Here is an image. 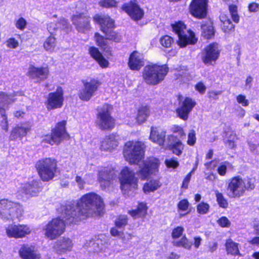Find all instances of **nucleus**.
I'll list each match as a JSON object with an SVG mask.
<instances>
[{"label": "nucleus", "instance_id": "nucleus-1", "mask_svg": "<svg viewBox=\"0 0 259 259\" xmlns=\"http://www.w3.org/2000/svg\"><path fill=\"white\" fill-rule=\"evenodd\" d=\"M145 146L141 141H130L124 147L123 155L125 160L130 163L138 164L140 169L137 172L142 180L148 179L152 176H155L158 171L159 160L154 157H150L140 163L144 158Z\"/></svg>", "mask_w": 259, "mask_h": 259}, {"label": "nucleus", "instance_id": "nucleus-2", "mask_svg": "<svg viewBox=\"0 0 259 259\" xmlns=\"http://www.w3.org/2000/svg\"><path fill=\"white\" fill-rule=\"evenodd\" d=\"M71 205L70 211L71 216L67 218V223L78 222L86 218L103 213L105 204L101 196L94 192L87 193L82 196L74 204L71 202L65 205Z\"/></svg>", "mask_w": 259, "mask_h": 259}, {"label": "nucleus", "instance_id": "nucleus-3", "mask_svg": "<svg viewBox=\"0 0 259 259\" xmlns=\"http://www.w3.org/2000/svg\"><path fill=\"white\" fill-rule=\"evenodd\" d=\"M72 207L71 205H61L58 209L60 214L58 218L53 219L43 228L45 237L50 240H54L60 236L65 231V225L76 224L77 222L67 223V218L71 216L70 211Z\"/></svg>", "mask_w": 259, "mask_h": 259}, {"label": "nucleus", "instance_id": "nucleus-4", "mask_svg": "<svg viewBox=\"0 0 259 259\" xmlns=\"http://www.w3.org/2000/svg\"><path fill=\"white\" fill-rule=\"evenodd\" d=\"M254 187L253 180L250 178L243 179L240 176H236L230 180L227 193L230 198H239L244 195L246 191L252 190Z\"/></svg>", "mask_w": 259, "mask_h": 259}, {"label": "nucleus", "instance_id": "nucleus-5", "mask_svg": "<svg viewBox=\"0 0 259 259\" xmlns=\"http://www.w3.org/2000/svg\"><path fill=\"white\" fill-rule=\"evenodd\" d=\"M57 161L51 158L41 159L35 164L38 175L44 182H48L55 177L57 173Z\"/></svg>", "mask_w": 259, "mask_h": 259}, {"label": "nucleus", "instance_id": "nucleus-6", "mask_svg": "<svg viewBox=\"0 0 259 259\" xmlns=\"http://www.w3.org/2000/svg\"><path fill=\"white\" fill-rule=\"evenodd\" d=\"M119 180L124 195L129 196L138 188V179L135 177V172L127 167L121 170Z\"/></svg>", "mask_w": 259, "mask_h": 259}, {"label": "nucleus", "instance_id": "nucleus-7", "mask_svg": "<svg viewBox=\"0 0 259 259\" xmlns=\"http://www.w3.org/2000/svg\"><path fill=\"white\" fill-rule=\"evenodd\" d=\"M23 213L21 205L14 203L8 199L0 200V218L4 221L19 219Z\"/></svg>", "mask_w": 259, "mask_h": 259}, {"label": "nucleus", "instance_id": "nucleus-8", "mask_svg": "<svg viewBox=\"0 0 259 259\" xmlns=\"http://www.w3.org/2000/svg\"><path fill=\"white\" fill-rule=\"evenodd\" d=\"M173 31L179 37V45L185 47L188 44H195L197 41L195 33L191 30H187L186 25L181 21L172 24Z\"/></svg>", "mask_w": 259, "mask_h": 259}, {"label": "nucleus", "instance_id": "nucleus-9", "mask_svg": "<svg viewBox=\"0 0 259 259\" xmlns=\"http://www.w3.org/2000/svg\"><path fill=\"white\" fill-rule=\"evenodd\" d=\"M94 21L100 24L102 31L106 35L107 39L115 42L120 41L121 35L111 30L114 27V21L108 16L96 15Z\"/></svg>", "mask_w": 259, "mask_h": 259}, {"label": "nucleus", "instance_id": "nucleus-10", "mask_svg": "<svg viewBox=\"0 0 259 259\" xmlns=\"http://www.w3.org/2000/svg\"><path fill=\"white\" fill-rule=\"evenodd\" d=\"M66 123L65 120L58 122L52 130L51 135L45 136L42 142L51 145L59 144L63 140L68 137L65 130Z\"/></svg>", "mask_w": 259, "mask_h": 259}, {"label": "nucleus", "instance_id": "nucleus-11", "mask_svg": "<svg viewBox=\"0 0 259 259\" xmlns=\"http://www.w3.org/2000/svg\"><path fill=\"white\" fill-rule=\"evenodd\" d=\"M111 106L104 105L97 115V124L102 130H112L115 125L114 120L110 115Z\"/></svg>", "mask_w": 259, "mask_h": 259}, {"label": "nucleus", "instance_id": "nucleus-12", "mask_svg": "<svg viewBox=\"0 0 259 259\" xmlns=\"http://www.w3.org/2000/svg\"><path fill=\"white\" fill-rule=\"evenodd\" d=\"M162 66L157 64H150L144 67L143 77L147 84L154 85L160 82Z\"/></svg>", "mask_w": 259, "mask_h": 259}, {"label": "nucleus", "instance_id": "nucleus-13", "mask_svg": "<svg viewBox=\"0 0 259 259\" xmlns=\"http://www.w3.org/2000/svg\"><path fill=\"white\" fill-rule=\"evenodd\" d=\"M31 232V228L26 224H12L5 227V233L9 238L22 239L30 235Z\"/></svg>", "mask_w": 259, "mask_h": 259}, {"label": "nucleus", "instance_id": "nucleus-14", "mask_svg": "<svg viewBox=\"0 0 259 259\" xmlns=\"http://www.w3.org/2000/svg\"><path fill=\"white\" fill-rule=\"evenodd\" d=\"M229 15L222 14L220 16V20L222 22V29L224 32H228L234 29V25L230 20V16L231 17L233 21L238 23L239 16L238 14L237 7L236 5H232L229 7Z\"/></svg>", "mask_w": 259, "mask_h": 259}, {"label": "nucleus", "instance_id": "nucleus-15", "mask_svg": "<svg viewBox=\"0 0 259 259\" xmlns=\"http://www.w3.org/2000/svg\"><path fill=\"white\" fill-rule=\"evenodd\" d=\"M100 85V82L95 79H92L90 81L84 82L83 87L78 94L79 98L82 101H89L95 95Z\"/></svg>", "mask_w": 259, "mask_h": 259}, {"label": "nucleus", "instance_id": "nucleus-16", "mask_svg": "<svg viewBox=\"0 0 259 259\" xmlns=\"http://www.w3.org/2000/svg\"><path fill=\"white\" fill-rule=\"evenodd\" d=\"M63 91L61 87H59L56 92L49 94L46 107L48 110L61 108L63 105Z\"/></svg>", "mask_w": 259, "mask_h": 259}, {"label": "nucleus", "instance_id": "nucleus-17", "mask_svg": "<svg viewBox=\"0 0 259 259\" xmlns=\"http://www.w3.org/2000/svg\"><path fill=\"white\" fill-rule=\"evenodd\" d=\"M116 174L113 167H104L99 171L98 181L103 189L108 187L115 178Z\"/></svg>", "mask_w": 259, "mask_h": 259}, {"label": "nucleus", "instance_id": "nucleus-18", "mask_svg": "<svg viewBox=\"0 0 259 259\" xmlns=\"http://www.w3.org/2000/svg\"><path fill=\"white\" fill-rule=\"evenodd\" d=\"M207 6V0H193L190 5V12L196 18H203L206 15Z\"/></svg>", "mask_w": 259, "mask_h": 259}, {"label": "nucleus", "instance_id": "nucleus-19", "mask_svg": "<svg viewBox=\"0 0 259 259\" xmlns=\"http://www.w3.org/2000/svg\"><path fill=\"white\" fill-rule=\"evenodd\" d=\"M185 145L180 140H177V137L172 135L167 137V142L164 149L169 150L172 154L180 156L184 149Z\"/></svg>", "mask_w": 259, "mask_h": 259}, {"label": "nucleus", "instance_id": "nucleus-20", "mask_svg": "<svg viewBox=\"0 0 259 259\" xmlns=\"http://www.w3.org/2000/svg\"><path fill=\"white\" fill-rule=\"evenodd\" d=\"M19 189V192L26 197L36 196L41 190L39 181L35 180L22 184Z\"/></svg>", "mask_w": 259, "mask_h": 259}, {"label": "nucleus", "instance_id": "nucleus-21", "mask_svg": "<svg viewBox=\"0 0 259 259\" xmlns=\"http://www.w3.org/2000/svg\"><path fill=\"white\" fill-rule=\"evenodd\" d=\"M49 72L48 66L37 67L31 65L28 68L27 74L30 78L39 82L48 77Z\"/></svg>", "mask_w": 259, "mask_h": 259}, {"label": "nucleus", "instance_id": "nucleus-22", "mask_svg": "<svg viewBox=\"0 0 259 259\" xmlns=\"http://www.w3.org/2000/svg\"><path fill=\"white\" fill-rule=\"evenodd\" d=\"M122 9L135 21L141 19L144 14V11L135 2L132 1L123 5Z\"/></svg>", "mask_w": 259, "mask_h": 259}, {"label": "nucleus", "instance_id": "nucleus-23", "mask_svg": "<svg viewBox=\"0 0 259 259\" xmlns=\"http://www.w3.org/2000/svg\"><path fill=\"white\" fill-rule=\"evenodd\" d=\"M219 56L218 45L217 43H212L209 44L205 48L202 59L204 63L209 64L212 61H215Z\"/></svg>", "mask_w": 259, "mask_h": 259}, {"label": "nucleus", "instance_id": "nucleus-24", "mask_svg": "<svg viewBox=\"0 0 259 259\" xmlns=\"http://www.w3.org/2000/svg\"><path fill=\"white\" fill-rule=\"evenodd\" d=\"M119 137L114 134L105 137L101 141L100 149L102 151L111 152L118 145Z\"/></svg>", "mask_w": 259, "mask_h": 259}, {"label": "nucleus", "instance_id": "nucleus-25", "mask_svg": "<svg viewBox=\"0 0 259 259\" xmlns=\"http://www.w3.org/2000/svg\"><path fill=\"white\" fill-rule=\"evenodd\" d=\"M72 21L79 31H85L90 28L89 18L86 17L83 12L73 15Z\"/></svg>", "mask_w": 259, "mask_h": 259}, {"label": "nucleus", "instance_id": "nucleus-26", "mask_svg": "<svg viewBox=\"0 0 259 259\" xmlns=\"http://www.w3.org/2000/svg\"><path fill=\"white\" fill-rule=\"evenodd\" d=\"M195 104L196 103L193 101L192 99L186 97L182 102V106L177 109V113L178 116L184 120H187L189 113L195 106Z\"/></svg>", "mask_w": 259, "mask_h": 259}, {"label": "nucleus", "instance_id": "nucleus-27", "mask_svg": "<svg viewBox=\"0 0 259 259\" xmlns=\"http://www.w3.org/2000/svg\"><path fill=\"white\" fill-rule=\"evenodd\" d=\"M73 245L71 239L68 237H62L55 243L53 248L57 253L62 254L70 252Z\"/></svg>", "mask_w": 259, "mask_h": 259}, {"label": "nucleus", "instance_id": "nucleus-28", "mask_svg": "<svg viewBox=\"0 0 259 259\" xmlns=\"http://www.w3.org/2000/svg\"><path fill=\"white\" fill-rule=\"evenodd\" d=\"M19 255L22 259H40V255L34 247L26 244L21 245Z\"/></svg>", "mask_w": 259, "mask_h": 259}, {"label": "nucleus", "instance_id": "nucleus-29", "mask_svg": "<svg viewBox=\"0 0 259 259\" xmlns=\"http://www.w3.org/2000/svg\"><path fill=\"white\" fill-rule=\"evenodd\" d=\"M143 60L142 54L137 51H134L130 56L128 66L131 70H139L144 65Z\"/></svg>", "mask_w": 259, "mask_h": 259}, {"label": "nucleus", "instance_id": "nucleus-30", "mask_svg": "<svg viewBox=\"0 0 259 259\" xmlns=\"http://www.w3.org/2000/svg\"><path fill=\"white\" fill-rule=\"evenodd\" d=\"M30 130L29 126H26L24 124H17L12 129L10 139L11 140H15L17 139H22L26 136Z\"/></svg>", "mask_w": 259, "mask_h": 259}, {"label": "nucleus", "instance_id": "nucleus-31", "mask_svg": "<svg viewBox=\"0 0 259 259\" xmlns=\"http://www.w3.org/2000/svg\"><path fill=\"white\" fill-rule=\"evenodd\" d=\"M88 51L91 56L98 63L102 68L108 67L109 64L108 61L103 56L98 48L95 47H90Z\"/></svg>", "mask_w": 259, "mask_h": 259}, {"label": "nucleus", "instance_id": "nucleus-32", "mask_svg": "<svg viewBox=\"0 0 259 259\" xmlns=\"http://www.w3.org/2000/svg\"><path fill=\"white\" fill-rule=\"evenodd\" d=\"M12 95L0 92V113H3L8 109L9 105L16 101Z\"/></svg>", "mask_w": 259, "mask_h": 259}, {"label": "nucleus", "instance_id": "nucleus-33", "mask_svg": "<svg viewBox=\"0 0 259 259\" xmlns=\"http://www.w3.org/2000/svg\"><path fill=\"white\" fill-rule=\"evenodd\" d=\"M201 28V34L205 38L209 39L214 36V28L212 23L210 21H207L202 24Z\"/></svg>", "mask_w": 259, "mask_h": 259}, {"label": "nucleus", "instance_id": "nucleus-34", "mask_svg": "<svg viewBox=\"0 0 259 259\" xmlns=\"http://www.w3.org/2000/svg\"><path fill=\"white\" fill-rule=\"evenodd\" d=\"M147 211L146 204L143 202L138 204L137 209L136 210H129L128 213L134 218H144Z\"/></svg>", "mask_w": 259, "mask_h": 259}, {"label": "nucleus", "instance_id": "nucleus-35", "mask_svg": "<svg viewBox=\"0 0 259 259\" xmlns=\"http://www.w3.org/2000/svg\"><path fill=\"white\" fill-rule=\"evenodd\" d=\"M59 28L65 29L66 31H68L70 29V26L67 20L64 18L61 19L57 24H55L51 22L48 25V30L51 34Z\"/></svg>", "mask_w": 259, "mask_h": 259}, {"label": "nucleus", "instance_id": "nucleus-36", "mask_svg": "<svg viewBox=\"0 0 259 259\" xmlns=\"http://www.w3.org/2000/svg\"><path fill=\"white\" fill-rule=\"evenodd\" d=\"M43 46L45 50L49 53L55 52L57 46V41L55 37L51 35L46 38L44 42Z\"/></svg>", "mask_w": 259, "mask_h": 259}, {"label": "nucleus", "instance_id": "nucleus-37", "mask_svg": "<svg viewBox=\"0 0 259 259\" xmlns=\"http://www.w3.org/2000/svg\"><path fill=\"white\" fill-rule=\"evenodd\" d=\"M150 114V111L148 107L143 106L140 108L138 110L136 118V122L138 124L144 123L147 119Z\"/></svg>", "mask_w": 259, "mask_h": 259}, {"label": "nucleus", "instance_id": "nucleus-38", "mask_svg": "<svg viewBox=\"0 0 259 259\" xmlns=\"http://www.w3.org/2000/svg\"><path fill=\"white\" fill-rule=\"evenodd\" d=\"M172 244L175 246L183 247L188 250L191 249L192 245V242L185 236H183L180 239L174 240Z\"/></svg>", "mask_w": 259, "mask_h": 259}, {"label": "nucleus", "instance_id": "nucleus-39", "mask_svg": "<svg viewBox=\"0 0 259 259\" xmlns=\"http://www.w3.org/2000/svg\"><path fill=\"white\" fill-rule=\"evenodd\" d=\"M150 139L154 143L161 145L162 144V138L160 131L157 127H152L151 130Z\"/></svg>", "mask_w": 259, "mask_h": 259}, {"label": "nucleus", "instance_id": "nucleus-40", "mask_svg": "<svg viewBox=\"0 0 259 259\" xmlns=\"http://www.w3.org/2000/svg\"><path fill=\"white\" fill-rule=\"evenodd\" d=\"M160 186L159 182L156 180H152L146 183L143 186V191L148 193L156 190Z\"/></svg>", "mask_w": 259, "mask_h": 259}, {"label": "nucleus", "instance_id": "nucleus-41", "mask_svg": "<svg viewBox=\"0 0 259 259\" xmlns=\"http://www.w3.org/2000/svg\"><path fill=\"white\" fill-rule=\"evenodd\" d=\"M226 247L228 253L237 255L239 253L238 244L228 240L226 243Z\"/></svg>", "mask_w": 259, "mask_h": 259}, {"label": "nucleus", "instance_id": "nucleus-42", "mask_svg": "<svg viewBox=\"0 0 259 259\" xmlns=\"http://www.w3.org/2000/svg\"><path fill=\"white\" fill-rule=\"evenodd\" d=\"M215 196L219 206L224 208H227L228 207V203L227 200L224 198L223 194L219 192L218 191H216Z\"/></svg>", "mask_w": 259, "mask_h": 259}, {"label": "nucleus", "instance_id": "nucleus-43", "mask_svg": "<svg viewBox=\"0 0 259 259\" xmlns=\"http://www.w3.org/2000/svg\"><path fill=\"white\" fill-rule=\"evenodd\" d=\"M95 39L97 45L101 48V49H105L107 46V39L104 38L102 36L100 35L99 33H96L95 34Z\"/></svg>", "mask_w": 259, "mask_h": 259}, {"label": "nucleus", "instance_id": "nucleus-44", "mask_svg": "<svg viewBox=\"0 0 259 259\" xmlns=\"http://www.w3.org/2000/svg\"><path fill=\"white\" fill-rule=\"evenodd\" d=\"M127 223V218L126 215H119L115 221V224L116 227L122 228L124 227Z\"/></svg>", "mask_w": 259, "mask_h": 259}, {"label": "nucleus", "instance_id": "nucleus-45", "mask_svg": "<svg viewBox=\"0 0 259 259\" xmlns=\"http://www.w3.org/2000/svg\"><path fill=\"white\" fill-rule=\"evenodd\" d=\"M99 5L100 6L106 8H111L116 7L117 5V2L115 0H101Z\"/></svg>", "mask_w": 259, "mask_h": 259}, {"label": "nucleus", "instance_id": "nucleus-46", "mask_svg": "<svg viewBox=\"0 0 259 259\" xmlns=\"http://www.w3.org/2000/svg\"><path fill=\"white\" fill-rule=\"evenodd\" d=\"M209 208V205L207 203L201 202L197 206V212L201 214H204L207 213Z\"/></svg>", "mask_w": 259, "mask_h": 259}, {"label": "nucleus", "instance_id": "nucleus-47", "mask_svg": "<svg viewBox=\"0 0 259 259\" xmlns=\"http://www.w3.org/2000/svg\"><path fill=\"white\" fill-rule=\"evenodd\" d=\"M164 163L167 168H172L175 169L179 165V162L175 158L166 159Z\"/></svg>", "mask_w": 259, "mask_h": 259}, {"label": "nucleus", "instance_id": "nucleus-48", "mask_svg": "<svg viewBox=\"0 0 259 259\" xmlns=\"http://www.w3.org/2000/svg\"><path fill=\"white\" fill-rule=\"evenodd\" d=\"M0 113L1 114V116L2 118V119L0 122V126L5 132H7L8 131V128H9L7 116L6 114H5V112H4L3 113Z\"/></svg>", "mask_w": 259, "mask_h": 259}, {"label": "nucleus", "instance_id": "nucleus-49", "mask_svg": "<svg viewBox=\"0 0 259 259\" xmlns=\"http://www.w3.org/2000/svg\"><path fill=\"white\" fill-rule=\"evenodd\" d=\"M27 25L26 20L23 17H20L16 20L15 26L16 27L20 30H23L26 28Z\"/></svg>", "mask_w": 259, "mask_h": 259}, {"label": "nucleus", "instance_id": "nucleus-50", "mask_svg": "<svg viewBox=\"0 0 259 259\" xmlns=\"http://www.w3.org/2000/svg\"><path fill=\"white\" fill-rule=\"evenodd\" d=\"M196 141V134L194 130H191L188 134L187 144L190 146H193Z\"/></svg>", "mask_w": 259, "mask_h": 259}, {"label": "nucleus", "instance_id": "nucleus-51", "mask_svg": "<svg viewBox=\"0 0 259 259\" xmlns=\"http://www.w3.org/2000/svg\"><path fill=\"white\" fill-rule=\"evenodd\" d=\"M172 131L174 133H178L180 139H184L186 135L183 129L180 126L174 125L172 127Z\"/></svg>", "mask_w": 259, "mask_h": 259}, {"label": "nucleus", "instance_id": "nucleus-52", "mask_svg": "<svg viewBox=\"0 0 259 259\" xmlns=\"http://www.w3.org/2000/svg\"><path fill=\"white\" fill-rule=\"evenodd\" d=\"M6 44V46L11 49H15L19 46L18 41L13 37L8 39Z\"/></svg>", "mask_w": 259, "mask_h": 259}, {"label": "nucleus", "instance_id": "nucleus-53", "mask_svg": "<svg viewBox=\"0 0 259 259\" xmlns=\"http://www.w3.org/2000/svg\"><path fill=\"white\" fill-rule=\"evenodd\" d=\"M184 229L182 227L178 226L175 228L172 232V237L173 238H178L183 234Z\"/></svg>", "mask_w": 259, "mask_h": 259}, {"label": "nucleus", "instance_id": "nucleus-54", "mask_svg": "<svg viewBox=\"0 0 259 259\" xmlns=\"http://www.w3.org/2000/svg\"><path fill=\"white\" fill-rule=\"evenodd\" d=\"M189 205V202L187 199H183L179 202L178 207L179 210L186 211L187 210Z\"/></svg>", "mask_w": 259, "mask_h": 259}, {"label": "nucleus", "instance_id": "nucleus-55", "mask_svg": "<svg viewBox=\"0 0 259 259\" xmlns=\"http://www.w3.org/2000/svg\"><path fill=\"white\" fill-rule=\"evenodd\" d=\"M218 224L222 227H229L230 226V222L225 217H223L217 221Z\"/></svg>", "mask_w": 259, "mask_h": 259}, {"label": "nucleus", "instance_id": "nucleus-56", "mask_svg": "<svg viewBox=\"0 0 259 259\" xmlns=\"http://www.w3.org/2000/svg\"><path fill=\"white\" fill-rule=\"evenodd\" d=\"M163 41H164V44H163V47L166 48H170L174 42L172 38L168 35L163 36Z\"/></svg>", "mask_w": 259, "mask_h": 259}, {"label": "nucleus", "instance_id": "nucleus-57", "mask_svg": "<svg viewBox=\"0 0 259 259\" xmlns=\"http://www.w3.org/2000/svg\"><path fill=\"white\" fill-rule=\"evenodd\" d=\"M237 101L244 106H248L249 104V102L246 99L245 96L242 95H239L237 97Z\"/></svg>", "mask_w": 259, "mask_h": 259}, {"label": "nucleus", "instance_id": "nucleus-58", "mask_svg": "<svg viewBox=\"0 0 259 259\" xmlns=\"http://www.w3.org/2000/svg\"><path fill=\"white\" fill-rule=\"evenodd\" d=\"M227 163H229L228 162H225L218 167V172L221 176H223L226 175L227 170Z\"/></svg>", "mask_w": 259, "mask_h": 259}, {"label": "nucleus", "instance_id": "nucleus-59", "mask_svg": "<svg viewBox=\"0 0 259 259\" xmlns=\"http://www.w3.org/2000/svg\"><path fill=\"white\" fill-rule=\"evenodd\" d=\"M196 90L198 91L200 93H204L206 90V87L201 82H198L195 86Z\"/></svg>", "mask_w": 259, "mask_h": 259}, {"label": "nucleus", "instance_id": "nucleus-60", "mask_svg": "<svg viewBox=\"0 0 259 259\" xmlns=\"http://www.w3.org/2000/svg\"><path fill=\"white\" fill-rule=\"evenodd\" d=\"M191 177V172H189L186 177L185 178L184 180H183L182 187L187 189L188 186V184L190 181Z\"/></svg>", "mask_w": 259, "mask_h": 259}, {"label": "nucleus", "instance_id": "nucleus-61", "mask_svg": "<svg viewBox=\"0 0 259 259\" xmlns=\"http://www.w3.org/2000/svg\"><path fill=\"white\" fill-rule=\"evenodd\" d=\"M248 144L249 145L250 150L252 152H255L256 153H257V151H255V150H256L258 145H256L254 143V142L252 140V139H250L248 141Z\"/></svg>", "mask_w": 259, "mask_h": 259}, {"label": "nucleus", "instance_id": "nucleus-62", "mask_svg": "<svg viewBox=\"0 0 259 259\" xmlns=\"http://www.w3.org/2000/svg\"><path fill=\"white\" fill-rule=\"evenodd\" d=\"M75 181L77 183L79 189H82L84 188V182L81 177L76 176L75 178Z\"/></svg>", "mask_w": 259, "mask_h": 259}, {"label": "nucleus", "instance_id": "nucleus-63", "mask_svg": "<svg viewBox=\"0 0 259 259\" xmlns=\"http://www.w3.org/2000/svg\"><path fill=\"white\" fill-rule=\"evenodd\" d=\"M248 9L251 12H256L258 10V5L255 3H252L249 5Z\"/></svg>", "mask_w": 259, "mask_h": 259}, {"label": "nucleus", "instance_id": "nucleus-64", "mask_svg": "<svg viewBox=\"0 0 259 259\" xmlns=\"http://www.w3.org/2000/svg\"><path fill=\"white\" fill-rule=\"evenodd\" d=\"M248 243L252 245L259 246V237H254L250 240L248 241Z\"/></svg>", "mask_w": 259, "mask_h": 259}]
</instances>
